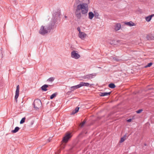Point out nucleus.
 <instances>
[{"mask_svg":"<svg viewBox=\"0 0 154 154\" xmlns=\"http://www.w3.org/2000/svg\"><path fill=\"white\" fill-rule=\"evenodd\" d=\"M88 11V3H82L78 5L76 7L75 14L78 19H79L82 17V14H86Z\"/></svg>","mask_w":154,"mask_h":154,"instance_id":"1","label":"nucleus"},{"mask_svg":"<svg viewBox=\"0 0 154 154\" xmlns=\"http://www.w3.org/2000/svg\"><path fill=\"white\" fill-rule=\"evenodd\" d=\"M50 31V28L49 27H45L43 26H41L39 32L42 35L48 33Z\"/></svg>","mask_w":154,"mask_h":154,"instance_id":"2","label":"nucleus"},{"mask_svg":"<svg viewBox=\"0 0 154 154\" xmlns=\"http://www.w3.org/2000/svg\"><path fill=\"white\" fill-rule=\"evenodd\" d=\"M33 105L35 109L36 110L38 109L41 106L42 103L41 100L38 99L35 100Z\"/></svg>","mask_w":154,"mask_h":154,"instance_id":"3","label":"nucleus"},{"mask_svg":"<svg viewBox=\"0 0 154 154\" xmlns=\"http://www.w3.org/2000/svg\"><path fill=\"white\" fill-rule=\"evenodd\" d=\"M71 56L72 58L75 59H78L80 57V55L78 51H73L71 52Z\"/></svg>","mask_w":154,"mask_h":154,"instance_id":"4","label":"nucleus"},{"mask_svg":"<svg viewBox=\"0 0 154 154\" xmlns=\"http://www.w3.org/2000/svg\"><path fill=\"white\" fill-rule=\"evenodd\" d=\"M71 134L70 133H67L65 136L63 137V141L65 143H66L69 139L71 137Z\"/></svg>","mask_w":154,"mask_h":154,"instance_id":"5","label":"nucleus"},{"mask_svg":"<svg viewBox=\"0 0 154 154\" xmlns=\"http://www.w3.org/2000/svg\"><path fill=\"white\" fill-rule=\"evenodd\" d=\"M19 85H18L17 86L16 88V93H15V99L16 101V102H17V99L19 95Z\"/></svg>","mask_w":154,"mask_h":154,"instance_id":"6","label":"nucleus"},{"mask_svg":"<svg viewBox=\"0 0 154 154\" xmlns=\"http://www.w3.org/2000/svg\"><path fill=\"white\" fill-rule=\"evenodd\" d=\"M121 28V25L119 23H115L114 26V29L116 31L119 30Z\"/></svg>","mask_w":154,"mask_h":154,"instance_id":"7","label":"nucleus"},{"mask_svg":"<svg viewBox=\"0 0 154 154\" xmlns=\"http://www.w3.org/2000/svg\"><path fill=\"white\" fill-rule=\"evenodd\" d=\"M78 35L82 39H84L87 37V35L85 32H81L79 33Z\"/></svg>","mask_w":154,"mask_h":154,"instance_id":"8","label":"nucleus"},{"mask_svg":"<svg viewBox=\"0 0 154 154\" xmlns=\"http://www.w3.org/2000/svg\"><path fill=\"white\" fill-rule=\"evenodd\" d=\"M91 85L89 84L88 83H85L83 82H81L79 84L78 87H79V88L83 86H91Z\"/></svg>","mask_w":154,"mask_h":154,"instance_id":"9","label":"nucleus"},{"mask_svg":"<svg viewBox=\"0 0 154 154\" xmlns=\"http://www.w3.org/2000/svg\"><path fill=\"white\" fill-rule=\"evenodd\" d=\"M154 16V14H152L150 15H149L148 17H145L146 20L147 22L150 21L152 17Z\"/></svg>","mask_w":154,"mask_h":154,"instance_id":"10","label":"nucleus"},{"mask_svg":"<svg viewBox=\"0 0 154 154\" xmlns=\"http://www.w3.org/2000/svg\"><path fill=\"white\" fill-rule=\"evenodd\" d=\"M125 25L129 26H135L134 23L132 21H130L129 22H125Z\"/></svg>","mask_w":154,"mask_h":154,"instance_id":"11","label":"nucleus"},{"mask_svg":"<svg viewBox=\"0 0 154 154\" xmlns=\"http://www.w3.org/2000/svg\"><path fill=\"white\" fill-rule=\"evenodd\" d=\"M120 41L119 40L117 41L113 40L111 42H110V43L112 45H118V44L120 43Z\"/></svg>","mask_w":154,"mask_h":154,"instance_id":"12","label":"nucleus"},{"mask_svg":"<svg viewBox=\"0 0 154 154\" xmlns=\"http://www.w3.org/2000/svg\"><path fill=\"white\" fill-rule=\"evenodd\" d=\"M94 16V14L92 12L88 13V18L90 20H92Z\"/></svg>","mask_w":154,"mask_h":154,"instance_id":"13","label":"nucleus"},{"mask_svg":"<svg viewBox=\"0 0 154 154\" xmlns=\"http://www.w3.org/2000/svg\"><path fill=\"white\" fill-rule=\"evenodd\" d=\"M48 86L47 85H44L42 86L41 87L43 91H46L47 89V88L48 87Z\"/></svg>","mask_w":154,"mask_h":154,"instance_id":"14","label":"nucleus"},{"mask_svg":"<svg viewBox=\"0 0 154 154\" xmlns=\"http://www.w3.org/2000/svg\"><path fill=\"white\" fill-rule=\"evenodd\" d=\"M20 129V128L18 127H16L14 130H13L11 131L12 133H14L17 132Z\"/></svg>","mask_w":154,"mask_h":154,"instance_id":"15","label":"nucleus"},{"mask_svg":"<svg viewBox=\"0 0 154 154\" xmlns=\"http://www.w3.org/2000/svg\"><path fill=\"white\" fill-rule=\"evenodd\" d=\"M126 135H124L123 137L121 138L120 141V143H122L126 139Z\"/></svg>","mask_w":154,"mask_h":154,"instance_id":"16","label":"nucleus"},{"mask_svg":"<svg viewBox=\"0 0 154 154\" xmlns=\"http://www.w3.org/2000/svg\"><path fill=\"white\" fill-rule=\"evenodd\" d=\"M78 86H79V85H75V86H72V87H71V89H72V90L73 91L76 89H77V88H79V87H78Z\"/></svg>","mask_w":154,"mask_h":154,"instance_id":"17","label":"nucleus"},{"mask_svg":"<svg viewBox=\"0 0 154 154\" xmlns=\"http://www.w3.org/2000/svg\"><path fill=\"white\" fill-rule=\"evenodd\" d=\"M108 86L110 88H114L116 87L115 85L113 83H111L109 84Z\"/></svg>","mask_w":154,"mask_h":154,"instance_id":"18","label":"nucleus"},{"mask_svg":"<svg viewBox=\"0 0 154 154\" xmlns=\"http://www.w3.org/2000/svg\"><path fill=\"white\" fill-rule=\"evenodd\" d=\"M79 107H76L75 109V110L73 112L72 114H74L77 112L79 111Z\"/></svg>","mask_w":154,"mask_h":154,"instance_id":"19","label":"nucleus"},{"mask_svg":"<svg viewBox=\"0 0 154 154\" xmlns=\"http://www.w3.org/2000/svg\"><path fill=\"white\" fill-rule=\"evenodd\" d=\"M56 95H57V93H55L53 94L52 95H51V96L50 99H53V98H54V97H55Z\"/></svg>","mask_w":154,"mask_h":154,"instance_id":"20","label":"nucleus"},{"mask_svg":"<svg viewBox=\"0 0 154 154\" xmlns=\"http://www.w3.org/2000/svg\"><path fill=\"white\" fill-rule=\"evenodd\" d=\"M25 119H26V118L25 117H24V118H22V119H21V121L20 122V124H23V123H24L25 122Z\"/></svg>","mask_w":154,"mask_h":154,"instance_id":"21","label":"nucleus"},{"mask_svg":"<svg viewBox=\"0 0 154 154\" xmlns=\"http://www.w3.org/2000/svg\"><path fill=\"white\" fill-rule=\"evenodd\" d=\"M152 63H149L147 65L145 66V67L147 68V67H150L152 65Z\"/></svg>","mask_w":154,"mask_h":154,"instance_id":"22","label":"nucleus"},{"mask_svg":"<svg viewBox=\"0 0 154 154\" xmlns=\"http://www.w3.org/2000/svg\"><path fill=\"white\" fill-rule=\"evenodd\" d=\"M54 78L53 77H51L49 78L48 81L50 82H53L54 80Z\"/></svg>","mask_w":154,"mask_h":154,"instance_id":"23","label":"nucleus"},{"mask_svg":"<svg viewBox=\"0 0 154 154\" xmlns=\"http://www.w3.org/2000/svg\"><path fill=\"white\" fill-rule=\"evenodd\" d=\"M85 120H84L82 123H81L80 124V126L81 127H82L85 124Z\"/></svg>","mask_w":154,"mask_h":154,"instance_id":"24","label":"nucleus"},{"mask_svg":"<svg viewBox=\"0 0 154 154\" xmlns=\"http://www.w3.org/2000/svg\"><path fill=\"white\" fill-rule=\"evenodd\" d=\"M142 111H143L142 109H139V110L136 111V112L137 113H141Z\"/></svg>","mask_w":154,"mask_h":154,"instance_id":"25","label":"nucleus"},{"mask_svg":"<svg viewBox=\"0 0 154 154\" xmlns=\"http://www.w3.org/2000/svg\"><path fill=\"white\" fill-rule=\"evenodd\" d=\"M100 96H104L106 95V93H100Z\"/></svg>","mask_w":154,"mask_h":154,"instance_id":"26","label":"nucleus"},{"mask_svg":"<svg viewBox=\"0 0 154 154\" xmlns=\"http://www.w3.org/2000/svg\"><path fill=\"white\" fill-rule=\"evenodd\" d=\"M77 29L79 32V33H80V32H82L81 31V29L79 27H78L77 28Z\"/></svg>","mask_w":154,"mask_h":154,"instance_id":"27","label":"nucleus"},{"mask_svg":"<svg viewBox=\"0 0 154 154\" xmlns=\"http://www.w3.org/2000/svg\"><path fill=\"white\" fill-rule=\"evenodd\" d=\"M111 91L109 92H108V93L106 92V96L110 95V94L111 93Z\"/></svg>","mask_w":154,"mask_h":154,"instance_id":"28","label":"nucleus"},{"mask_svg":"<svg viewBox=\"0 0 154 154\" xmlns=\"http://www.w3.org/2000/svg\"><path fill=\"white\" fill-rule=\"evenodd\" d=\"M131 119H129L127 120V121L128 122H130L131 121Z\"/></svg>","mask_w":154,"mask_h":154,"instance_id":"29","label":"nucleus"},{"mask_svg":"<svg viewBox=\"0 0 154 154\" xmlns=\"http://www.w3.org/2000/svg\"><path fill=\"white\" fill-rule=\"evenodd\" d=\"M88 1V3H89V0H87Z\"/></svg>","mask_w":154,"mask_h":154,"instance_id":"30","label":"nucleus"},{"mask_svg":"<svg viewBox=\"0 0 154 154\" xmlns=\"http://www.w3.org/2000/svg\"><path fill=\"white\" fill-rule=\"evenodd\" d=\"M65 18H67V16H65Z\"/></svg>","mask_w":154,"mask_h":154,"instance_id":"31","label":"nucleus"}]
</instances>
